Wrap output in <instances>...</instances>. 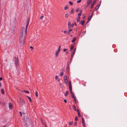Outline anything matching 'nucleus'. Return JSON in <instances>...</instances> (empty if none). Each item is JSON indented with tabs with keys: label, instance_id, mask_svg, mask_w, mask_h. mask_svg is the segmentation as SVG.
<instances>
[{
	"label": "nucleus",
	"instance_id": "nucleus-32",
	"mask_svg": "<svg viewBox=\"0 0 127 127\" xmlns=\"http://www.w3.org/2000/svg\"><path fill=\"white\" fill-rule=\"evenodd\" d=\"M64 82L65 84H67L68 82V80H64Z\"/></svg>",
	"mask_w": 127,
	"mask_h": 127
},
{
	"label": "nucleus",
	"instance_id": "nucleus-20",
	"mask_svg": "<svg viewBox=\"0 0 127 127\" xmlns=\"http://www.w3.org/2000/svg\"><path fill=\"white\" fill-rule=\"evenodd\" d=\"M74 101L76 103H78V101L77 99L76 98L74 99Z\"/></svg>",
	"mask_w": 127,
	"mask_h": 127
},
{
	"label": "nucleus",
	"instance_id": "nucleus-7",
	"mask_svg": "<svg viewBox=\"0 0 127 127\" xmlns=\"http://www.w3.org/2000/svg\"><path fill=\"white\" fill-rule=\"evenodd\" d=\"M92 1V0H87V5L89 6Z\"/></svg>",
	"mask_w": 127,
	"mask_h": 127
},
{
	"label": "nucleus",
	"instance_id": "nucleus-33",
	"mask_svg": "<svg viewBox=\"0 0 127 127\" xmlns=\"http://www.w3.org/2000/svg\"><path fill=\"white\" fill-rule=\"evenodd\" d=\"M74 48V46H72L70 48V50L71 51Z\"/></svg>",
	"mask_w": 127,
	"mask_h": 127
},
{
	"label": "nucleus",
	"instance_id": "nucleus-27",
	"mask_svg": "<svg viewBox=\"0 0 127 127\" xmlns=\"http://www.w3.org/2000/svg\"><path fill=\"white\" fill-rule=\"evenodd\" d=\"M68 16V14H65V18H67Z\"/></svg>",
	"mask_w": 127,
	"mask_h": 127
},
{
	"label": "nucleus",
	"instance_id": "nucleus-1",
	"mask_svg": "<svg viewBox=\"0 0 127 127\" xmlns=\"http://www.w3.org/2000/svg\"><path fill=\"white\" fill-rule=\"evenodd\" d=\"M29 23V21L28 20L26 23V28H25L24 27H22L21 28L19 39V42L20 44L23 43L24 41Z\"/></svg>",
	"mask_w": 127,
	"mask_h": 127
},
{
	"label": "nucleus",
	"instance_id": "nucleus-22",
	"mask_svg": "<svg viewBox=\"0 0 127 127\" xmlns=\"http://www.w3.org/2000/svg\"><path fill=\"white\" fill-rule=\"evenodd\" d=\"M68 5H66L64 7V9L65 10H66L68 9Z\"/></svg>",
	"mask_w": 127,
	"mask_h": 127
},
{
	"label": "nucleus",
	"instance_id": "nucleus-50",
	"mask_svg": "<svg viewBox=\"0 0 127 127\" xmlns=\"http://www.w3.org/2000/svg\"><path fill=\"white\" fill-rule=\"evenodd\" d=\"M81 1L80 0H79L77 1V3H80V2Z\"/></svg>",
	"mask_w": 127,
	"mask_h": 127
},
{
	"label": "nucleus",
	"instance_id": "nucleus-41",
	"mask_svg": "<svg viewBox=\"0 0 127 127\" xmlns=\"http://www.w3.org/2000/svg\"><path fill=\"white\" fill-rule=\"evenodd\" d=\"M63 72L62 71L61 72L60 74V75L61 76H63Z\"/></svg>",
	"mask_w": 127,
	"mask_h": 127
},
{
	"label": "nucleus",
	"instance_id": "nucleus-25",
	"mask_svg": "<svg viewBox=\"0 0 127 127\" xmlns=\"http://www.w3.org/2000/svg\"><path fill=\"white\" fill-rule=\"evenodd\" d=\"M72 97H73L74 99L76 98V97L75 96V95L74 94H72Z\"/></svg>",
	"mask_w": 127,
	"mask_h": 127
},
{
	"label": "nucleus",
	"instance_id": "nucleus-44",
	"mask_svg": "<svg viewBox=\"0 0 127 127\" xmlns=\"http://www.w3.org/2000/svg\"><path fill=\"white\" fill-rule=\"evenodd\" d=\"M75 119L76 121H77L78 120V118L77 116H76L75 117Z\"/></svg>",
	"mask_w": 127,
	"mask_h": 127
},
{
	"label": "nucleus",
	"instance_id": "nucleus-12",
	"mask_svg": "<svg viewBox=\"0 0 127 127\" xmlns=\"http://www.w3.org/2000/svg\"><path fill=\"white\" fill-rule=\"evenodd\" d=\"M9 108L10 109H12V104L11 103H9Z\"/></svg>",
	"mask_w": 127,
	"mask_h": 127
},
{
	"label": "nucleus",
	"instance_id": "nucleus-21",
	"mask_svg": "<svg viewBox=\"0 0 127 127\" xmlns=\"http://www.w3.org/2000/svg\"><path fill=\"white\" fill-rule=\"evenodd\" d=\"M74 9L73 8L70 11V13L72 14L74 12Z\"/></svg>",
	"mask_w": 127,
	"mask_h": 127
},
{
	"label": "nucleus",
	"instance_id": "nucleus-54",
	"mask_svg": "<svg viewBox=\"0 0 127 127\" xmlns=\"http://www.w3.org/2000/svg\"><path fill=\"white\" fill-rule=\"evenodd\" d=\"M76 48H75V49H74L73 51V52H75V51H76Z\"/></svg>",
	"mask_w": 127,
	"mask_h": 127
},
{
	"label": "nucleus",
	"instance_id": "nucleus-52",
	"mask_svg": "<svg viewBox=\"0 0 127 127\" xmlns=\"http://www.w3.org/2000/svg\"><path fill=\"white\" fill-rule=\"evenodd\" d=\"M66 49H63V51L64 52L66 51Z\"/></svg>",
	"mask_w": 127,
	"mask_h": 127
},
{
	"label": "nucleus",
	"instance_id": "nucleus-6",
	"mask_svg": "<svg viewBox=\"0 0 127 127\" xmlns=\"http://www.w3.org/2000/svg\"><path fill=\"white\" fill-rule=\"evenodd\" d=\"M20 102L21 104L22 105H23L25 103V101L22 99H20Z\"/></svg>",
	"mask_w": 127,
	"mask_h": 127
},
{
	"label": "nucleus",
	"instance_id": "nucleus-10",
	"mask_svg": "<svg viewBox=\"0 0 127 127\" xmlns=\"http://www.w3.org/2000/svg\"><path fill=\"white\" fill-rule=\"evenodd\" d=\"M82 13V10H81L80 11L79 13L78 14V17H80Z\"/></svg>",
	"mask_w": 127,
	"mask_h": 127
},
{
	"label": "nucleus",
	"instance_id": "nucleus-18",
	"mask_svg": "<svg viewBox=\"0 0 127 127\" xmlns=\"http://www.w3.org/2000/svg\"><path fill=\"white\" fill-rule=\"evenodd\" d=\"M1 93L3 94H4V89H2L1 90Z\"/></svg>",
	"mask_w": 127,
	"mask_h": 127
},
{
	"label": "nucleus",
	"instance_id": "nucleus-16",
	"mask_svg": "<svg viewBox=\"0 0 127 127\" xmlns=\"http://www.w3.org/2000/svg\"><path fill=\"white\" fill-rule=\"evenodd\" d=\"M68 28H70L69 27L71 26V23L70 21H69L68 22Z\"/></svg>",
	"mask_w": 127,
	"mask_h": 127
},
{
	"label": "nucleus",
	"instance_id": "nucleus-60",
	"mask_svg": "<svg viewBox=\"0 0 127 127\" xmlns=\"http://www.w3.org/2000/svg\"><path fill=\"white\" fill-rule=\"evenodd\" d=\"M1 83H0V87H1Z\"/></svg>",
	"mask_w": 127,
	"mask_h": 127
},
{
	"label": "nucleus",
	"instance_id": "nucleus-46",
	"mask_svg": "<svg viewBox=\"0 0 127 127\" xmlns=\"http://www.w3.org/2000/svg\"><path fill=\"white\" fill-rule=\"evenodd\" d=\"M79 10V8H77L76 9V11L77 12H78Z\"/></svg>",
	"mask_w": 127,
	"mask_h": 127
},
{
	"label": "nucleus",
	"instance_id": "nucleus-48",
	"mask_svg": "<svg viewBox=\"0 0 127 127\" xmlns=\"http://www.w3.org/2000/svg\"><path fill=\"white\" fill-rule=\"evenodd\" d=\"M64 33H65L68 34V32H67L66 31H64Z\"/></svg>",
	"mask_w": 127,
	"mask_h": 127
},
{
	"label": "nucleus",
	"instance_id": "nucleus-36",
	"mask_svg": "<svg viewBox=\"0 0 127 127\" xmlns=\"http://www.w3.org/2000/svg\"><path fill=\"white\" fill-rule=\"evenodd\" d=\"M96 0H94L93 1V2H92V3L95 4V3L96 2Z\"/></svg>",
	"mask_w": 127,
	"mask_h": 127
},
{
	"label": "nucleus",
	"instance_id": "nucleus-38",
	"mask_svg": "<svg viewBox=\"0 0 127 127\" xmlns=\"http://www.w3.org/2000/svg\"><path fill=\"white\" fill-rule=\"evenodd\" d=\"M94 4H93V3H91V8H92L93 7V6H94Z\"/></svg>",
	"mask_w": 127,
	"mask_h": 127
},
{
	"label": "nucleus",
	"instance_id": "nucleus-14",
	"mask_svg": "<svg viewBox=\"0 0 127 127\" xmlns=\"http://www.w3.org/2000/svg\"><path fill=\"white\" fill-rule=\"evenodd\" d=\"M80 17H78L77 18V21L78 22H80Z\"/></svg>",
	"mask_w": 127,
	"mask_h": 127
},
{
	"label": "nucleus",
	"instance_id": "nucleus-35",
	"mask_svg": "<svg viewBox=\"0 0 127 127\" xmlns=\"http://www.w3.org/2000/svg\"><path fill=\"white\" fill-rule=\"evenodd\" d=\"M67 76L66 75H65L64 77V79H67Z\"/></svg>",
	"mask_w": 127,
	"mask_h": 127
},
{
	"label": "nucleus",
	"instance_id": "nucleus-51",
	"mask_svg": "<svg viewBox=\"0 0 127 127\" xmlns=\"http://www.w3.org/2000/svg\"><path fill=\"white\" fill-rule=\"evenodd\" d=\"M64 102L66 103L67 102V100H66V99H65L64 100Z\"/></svg>",
	"mask_w": 127,
	"mask_h": 127
},
{
	"label": "nucleus",
	"instance_id": "nucleus-40",
	"mask_svg": "<svg viewBox=\"0 0 127 127\" xmlns=\"http://www.w3.org/2000/svg\"><path fill=\"white\" fill-rule=\"evenodd\" d=\"M61 47V45L60 46H59L58 48V51H60V50H61V49H60Z\"/></svg>",
	"mask_w": 127,
	"mask_h": 127
},
{
	"label": "nucleus",
	"instance_id": "nucleus-62",
	"mask_svg": "<svg viewBox=\"0 0 127 127\" xmlns=\"http://www.w3.org/2000/svg\"><path fill=\"white\" fill-rule=\"evenodd\" d=\"M68 53V52H66V53Z\"/></svg>",
	"mask_w": 127,
	"mask_h": 127
},
{
	"label": "nucleus",
	"instance_id": "nucleus-64",
	"mask_svg": "<svg viewBox=\"0 0 127 127\" xmlns=\"http://www.w3.org/2000/svg\"><path fill=\"white\" fill-rule=\"evenodd\" d=\"M60 81V80H58V81H59H59Z\"/></svg>",
	"mask_w": 127,
	"mask_h": 127
},
{
	"label": "nucleus",
	"instance_id": "nucleus-34",
	"mask_svg": "<svg viewBox=\"0 0 127 127\" xmlns=\"http://www.w3.org/2000/svg\"><path fill=\"white\" fill-rule=\"evenodd\" d=\"M72 31V29H69V30L68 31V34H69V33L71 31Z\"/></svg>",
	"mask_w": 127,
	"mask_h": 127
},
{
	"label": "nucleus",
	"instance_id": "nucleus-63",
	"mask_svg": "<svg viewBox=\"0 0 127 127\" xmlns=\"http://www.w3.org/2000/svg\"><path fill=\"white\" fill-rule=\"evenodd\" d=\"M72 36V35H70V36Z\"/></svg>",
	"mask_w": 127,
	"mask_h": 127
},
{
	"label": "nucleus",
	"instance_id": "nucleus-3",
	"mask_svg": "<svg viewBox=\"0 0 127 127\" xmlns=\"http://www.w3.org/2000/svg\"><path fill=\"white\" fill-rule=\"evenodd\" d=\"M24 122L26 123L29 121V118L28 117L25 116L24 117Z\"/></svg>",
	"mask_w": 127,
	"mask_h": 127
},
{
	"label": "nucleus",
	"instance_id": "nucleus-59",
	"mask_svg": "<svg viewBox=\"0 0 127 127\" xmlns=\"http://www.w3.org/2000/svg\"><path fill=\"white\" fill-rule=\"evenodd\" d=\"M2 77H0V79H2Z\"/></svg>",
	"mask_w": 127,
	"mask_h": 127
},
{
	"label": "nucleus",
	"instance_id": "nucleus-24",
	"mask_svg": "<svg viewBox=\"0 0 127 127\" xmlns=\"http://www.w3.org/2000/svg\"><path fill=\"white\" fill-rule=\"evenodd\" d=\"M23 91L25 93H27L28 94H29V92L27 90H23Z\"/></svg>",
	"mask_w": 127,
	"mask_h": 127
},
{
	"label": "nucleus",
	"instance_id": "nucleus-13",
	"mask_svg": "<svg viewBox=\"0 0 127 127\" xmlns=\"http://www.w3.org/2000/svg\"><path fill=\"white\" fill-rule=\"evenodd\" d=\"M77 112L78 115V116L79 117H80L81 116V115L80 113V112L79 109H77Z\"/></svg>",
	"mask_w": 127,
	"mask_h": 127
},
{
	"label": "nucleus",
	"instance_id": "nucleus-30",
	"mask_svg": "<svg viewBox=\"0 0 127 127\" xmlns=\"http://www.w3.org/2000/svg\"><path fill=\"white\" fill-rule=\"evenodd\" d=\"M69 4L70 5H73V3L71 1H69Z\"/></svg>",
	"mask_w": 127,
	"mask_h": 127
},
{
	"label": "nucleus",
	"instance_id": "nucleus-31",
	"mask_svg": "<svg viewBox=\"0 0 127 127\" xmlns=\"http://www.w3.org/2000/svg\"><path fill=\"white\" fill-rule=\"evenodd\" d=\"M59 86L61 88H63V87L62 83H60L59 84Z\"/></svg>",
	"mask_w": 127,
	"mask_h": 127
},
{
	"label": "nucleus",
	"instance_id": "nucleus-23",
	"mask_svg": "<svg viewBox=\"0 0 127 127\" xmlns=\"http://www.w3.org/2000/svg\"><path fill=\"white\" fill-rule=\"evenodd\" d=\"M73 109L74 110V111L76 110V108L75 107V106L74 105H73Z\"/></svg>",
	"mask_w": 127,
	"mask_h": 127
},
{
	"label": "nucleus",
	"instance_id": "nucleus-19",
	"mask_svg": "<svg viewBox=\"0 0 127 127\" xmlns=\"http://www.w3.org/2000/svg\"><path fill=\"white\" fill-rule=\"evenodd\" d=\"M76 39V38L75 37H74L73 38V39L72 40V42H75V41Z\"/></svg>",
	"mask_w": 127,
	"mask_h": 127
},
{
	"label": "nucleus",
	"instance_id": "nucleus-53",
	"mask_svg": "<svg viewBox=\"0 0 127 127\" xmlns=\"http://www.w3.org/2000/svg\"><path fill=\"white\" fill-rule=\"evenodd\" d=\"M43 17H44V16H41L40 17V19H42L43 18Z\"/></svg>",
	"mask_w": 127,
	"mask_h": 127
},
{
	"label": "nucleus",
	"instance_id": "nucleus-55",
	"mask_svg": "<svg viewBox=\"0 0 127 127\" xmlns=\"http://www.w3.org/2000/svg\"><path fill=\"white\" fill-rule=\"evenodd\" d=\"M19 113L20 114V115L21 116H22V113L21 111L19 112Z\"/></svg>",
	"mask_w": 127,
	"mask_h": 127
},
{
	"label": "nucleus",
	"instance_id": "nucleus-47",
	"mask_svg": "<svg viewBox=\"0 0 127 127\" xmlns=\"http://www.w3.org/2000/svg\"><path fill=\"white\" fill-rule=\"evenodd\" d=\"M55 79H58V76L57 75L56 76H55Z\"/></svg>",
	"mask_w": 127,
	"mask_h": 127
},
{
	"label": "nucleus",
	"instance_id": "nucleus-49",
	"mask_svg": "<svg viewBox=\"0 0 127 127\" xmlns=\"http://www.w3.org/2000/svg\"><path fill=\"white\" fill-rule=\"evenodd\" d=\"M74 125L76 126L77 125V123L76 122H75L74 123Z\"/></svg>",
	"mask_w": 127,
	"mask_h": 127
},
{
	"label": "nucleus",
	"instance_id": "nucleus-8",
	"mask_svg": "<svg viewBox=\"0 0 127 127\" xmlns=\"http://www.w3.org/2000/svg\"><path fill=\"white\" fill-rule=\"evenodd\" d=\"M100 5V4H98L95 7V11H97L99 9Z\"/></svg>",
	"mask_w": 127,
	"mask_h": 127
},
{
	"label": "nucleus",
	"instance_id": "nucleus-15",
	"mask_svg": "<svg viewBox=\"0 0 127 127\" xmlns=\"http://www.w3.org/2000/svg\"><path fill=\"white\" fill-rule=\"evenodd\" d=\"M85 22V21H84L81 20L80 22V23L82 25H84V24Z\"/></svg>",
	"mask_w": 127,
	"mask_h": 127
},
{
	"label": "nucleus",
	"instance_id": "nucleus-26",
	"mask_svg": "<svg viewBox=\"0 0 127 127\" xmlns=\"http://www.w3.org/2000/svg\"><path fill=\"white\" fill-rule=\"evenodd\" d=\"M75 53V52H73L72 54H71V57H73V56L74 54Z\"/></svg>",
	"mask_w": 127,
	"mask_h": 127
},
{
	"label": "nucleus",
	"instance_id": "nucleus-4",
	"mask_svg": "<svg viewBox=\"0 0 127 127\" xmlns=\"http://www.w3.org/2000/svg\"><path fill=\"white\" fill-rule=\"evenodd\" d=\"M93 12H92L91 13V15L88 18V19L87 21V22H88L90 20L91 18H92V17L93 16Z\"/></svg>",
	"mask_w": 127,
	"mask_h": 127
},
{
	"label": "nucleus",
	"instance_id": "nucleus-61",
	"mask_svg": "<svg viewBox=\"0 0 127 127\" xmlns=\"http://www.w3.org/2000/svg\"><path fill=\"white\" fill-rule=\"evenodd\" d=\"M5 127V126H4L2 127Z\"/></svg>",
	"mask_w": 127,
	"mask_h": 127
},
{
	"label": "nucleus",
	"instance_id": "nucleus-45",
	"mask_svg": "<svg viewBox=\"0 0 127 127\" xmlns=\"http://www.w3.org/2000/svg\"><path fill=\"white\" fill-rule=\"evenodd\" d=\"M74 26V24H71V25L70 27H73Z\"/></svg>",
	"mask_w": 127,
	"mask_h": 127
},
{
	"label": "nucleus",
	"instance_id": "nucleus-28",
	"mask_svg": "<svg viewBox=\"0 0 127 127\" xmlns=\"http://www.w3.org/2000/svg\"><path fill=\"white\" fill-rule=\"evenodd\" d=\"M89 6L87 5H85L84 6V8L86 10L87 8Z\"/></svg>",
	"mask_w": 127,
	"mask_h": 127
},
{
	"label": "nucleus",
	"instance_id": "nucleus-57",
	"mask_svg": "<svg viewBox=\"0 0 127 127\" xmlns=\"http://www.w3.org/2000/svg\"><path fill=\"white\" fill-rule=\"evenodd\" d=\"M30 48H32V49H33V48H32V46H31V47H30Z\"/></svg>",
	"mask_w": 127,
	"mask_h": 127
},
{
	"label": "nucleus",
	"instance_id": "nucleus-9",
	"mask_svg": "<svg viewBox=\"0 0 127 127\" xmlns=\"http://www.w3.org/2000/svg\"><path fill=\"white\" fill-rule=\"evenodd\" d=\"M69 88L70 90H72V88L71 85V82L70 81H69Z\"/></svg>",
	"mask_w": 127,
	"mask_h": 127
},
{
	"label": "nucleus",
	"instance_id": "nucleus-39",
	"mask_svg": "<svg viewBox=\"0 0 127 127\" xmlns=\"http://www.w3.org/2000/svg\"><path fill=\"white\" fill-rule=\"evenodd\" d=\"M35 95L37 97L38 96V92H36L35 94Z\"/></svg>",
	"mask_w": 127,
	"mask_h": 127
},
{
	"label": "nucleus",
	"instance_id": "nucleus-42",
	"mask_svg": "<svg viewBox=\"0 0 127 127\" xmlns=\"http://www.w3.org/2000/svg\"><path fill=\"white\" fill-rule=\"evenodd\" d=\"M70 92L71 94L72 95L73 94V93L72 92V90H70Z\"/></svg>",
	"mask_w": 127,
	"mask_h": 127
},
{
	"label": "nucleus",
	"instance_id": "nucleus-2",
	"mask_svg": "<svg viewBox=\"0 0 127 127\" xmlns=\"http://www.w3.org/2000/svg\"><path fill=\"white\" fill-rule=\"evenodd\" d=\"M15 64L16 66L18 65L19 61L18 58L15 57L14 60Z\"/></svg>",
	"mask_w": 127,
	"mask_h": 127
},
{
	"label": "nucleus",
	"instance_id": "nucleus-43",
	"mask_svg": "<svg viewBox=\"0 0 127 127\" xmlns=\"http://www.w3.org/2000/svg\"><path fill=\"white\" fill-rule=\"evenodd\" d=\"M73 57H71V58H70V63H71L72 61V59Z\"/></svg>",
	"mask_w": 127,
	"mask_h": 127
},
{
	"label": "nucleus",
	"instance_id": "nucleus-37",
	"mask_svg": "<svg viewBox=\"0 0 127 127\" xmlns=\"http://www.w3.org/2000/svg\"><path fill=\"white\" fill-rule=\"evenodd\" d=\"M73 124V122H70L69 123V125L70 126H71Z\"/></svg>",
	"mask_w": 127,
	"mask_h": 127
},
{
	"label": "nucleus",
	"instance_id": "nucleus-11",
	"mask_svg": "<svg viewBox=\"0 0 127 127\" xmlns=\"http://www.w3.org/2000/svg\"><path fill=\"white\" fill-rule=\"evenodd\" d=\"M60 52V51H59L58 50L56 51L55 53V55L56 57H57L58 56L59 53Z\"/></svg>",
	"mask_w": 127,
	"mask_h": 127
},
{
	"label": "nucleus",
	"instance_id": "nucleus-56",
	"mask_svg": "<svg viewBox=\"0 0 127 127\" xmlns=\"http://www.w3.org/2000/svg\"><path fill=\"white\" fill-rule=\"evenodd\" d=\"M85 16L84 15L83 17V19H84L85 18Z\"/></svg>",
	"mask_w": 127,
	"mask_h": 127
},
{
	"label": "nucleus",
	"instance_id": "nucleus-17",
	"mask_svg": "<svg viewBox=\"0 0 127 127\" xmlns=\"http://www.w3.org/2000/svg\"><path fill=\"white\" fill-rule=\"evenodd\" d=\"M27 97L28 99H29V101L31 102H32V99H31V98L29 97V96H27Z\"/></svg>",
	"mask_w": 127,
	"mask_h": 127
},
{
	"label": "nucleus",
	"instance_id": "nucleus-29",
	"mask_svg": "<svg viewBox=\"0 0 127 127\" xmlns=\"http://www.w3.org/2000/svg\"><path fill=\"white\" fill-rule=\"evenodd\" d=\"M68 94V91H66V92L65 93V96H67V95Z\"/></svg>",
	"mask_w": 127,
	"mask_h": 127
},
{
	"label": "nucleus",
	"instance_id": "nucleus-5",
	"mask_svg": "<svg viewBox=\"0 0 127 127\" xmlns=\"http://www.w3.org/2000/svg\"><path fill=\"white\" fill-rule=\"evenodd\" d=\"M82 124L83 127H86L84 119L83 118H82Z\"/></svg>",
	"mask_w": 127,
	"mask_h": 127
},
{
	"label": "nucleus",
	"instance_id": "nucleus-58",
	"mask_svg": "<svg viewBox=\"0 0 127 127\" xmlns=\"http://www.w3.org/2000/svg\"><path fill=\"white\" fill-rule=\"evenodd\" d=\"M44 125L45 126V127H47V126L45 124H44Z\"/></svg>",
	"mask_w": 127,
	"mask_h": 127
}]
</instances>
